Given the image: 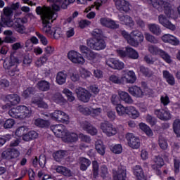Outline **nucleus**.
<instances>
[{
    "label": "nucleus",
    "mask_w": 180,
    "mask_h": 180,
    "mask_svg": "<svg viewBox=\"0 0 180 180\" xmlns=\"http://www.w3.org/2000/svg\"><path fill=\"white\" fill-rule=\"evenodd\" d=\"M75 0H53L51 7L50 6H38L36 8L37 15H40L42 20V32L51 37L53 36L54 39H60L63 37V31L61 28L55 27L51 28L50 25V20H56L58 15V11H60V8L63 9H67V6L70 4H74Z\"/></svg>",
    "instance_id": "nucleus-1"
},
{
    "label": "nucleus",
    "mask_w": 180,
    "mask_h": 180,
    "mask_svg": "<svg viewBox=\"0 0 180 180\" xmlns=\"http://www.w3.org/2000/svg\"><path fill=\"white\" fill-rule=\"evenodd\" d=\"M148 3L152 5L153 8L158 9L159 12H161L162 6L165 8V13L167 18H171V14L172 13V8L171 4L167 1V0H147Z\"/></svg>",
    "instance_id": "nucleus-2"
},
{
    "label": "nucleus",
    "mask_w": 180,
    "mask_h": 180,
    "mask_svg": "<svg viewBox=\"0 0 180 180\" xmlns=\"http://www.w3.org/2000/svg\"><path fill=\"white\" fill-rule=\"evenodd\" d=\"M87 46L92 50H103L106 47V42L103 39L93 38L87 40Z\"/></svg>",
    "instance_id": "nucleus-3"
},
{
    "label": "nucleus",
    "mask_w": 180,
    "mask_h": 180,
    "mask_svg": "<svg viewBox=\"0 0 180 180\" xmlns=\"http://www.w3.org/2000/svg\"><path fill=\"white\" fill-rule=\"evenodd\" d=\"M4 15H1V20L7 27H11L13 26V20H12V16H13V11L11 7H5L4 8Z\"/></svg>",
    "instance_id": "nucleus-4"
},
{
    "label": "nucleus",
    "mask_w": 180,
    "mask_h": 180,
    "mask_svg": "<svg viewBox=\"0 0 180 180\" xmlns=\"http://www.w3.org/2000/svg\"><path fill=\"white\" fill-rule=\"evenodd\" d=\"M75 92L79 101L84 102V103L89 102V99H91V93H89L88 90L82 87H78L75 89Z\"/></svg>",
    "instance_id": "nucleus-5"
},
{
    "label": "nucleus",
    "mask_w": 180,
    "mask_h": 180,
    "mask_svg": "<svg viewBox=\"0 0 180 180\" xmlns=\"http://www.w3.org/2000/svg\"><path fill=\"white\" fill-rule=\"evenodd\" d=\"M100 129H101L103 133H105V134H106V136L108 137L115 136V134L117 133L116 128L113 127V125L108 122L101 123L100 125Z\"/></svg>",
    "instance_id": "nucleus-6"
},
{
    "label": "nucleus",
    "mask_w": 180,
    "mask_h": 180,
    "mask_svg": "<svg viewBox=\"0 0 180 180\" xmlns=\"http://www.w3.org/2000/svg\"><path fill=\"white\" fill-rule=\"evenodd\" d=\"M122 35L127 40L128 44L132 46V47H139V46L143 43L139 38L129 34L126 31H122Z\"/></svg>",
    "instance_id": "nucleus-7"
},
{
    "label": "nucleus",
    "mask_w": 180,
    "mask_h": 180,
    "mask_svg": "<svg viewBox=\"0 0 180 180\" xmlns=\"http://www.w3.org/2000/svg\"><path fill=\"white\" fill-rule=\"evenodd\" d=\"M68 57L75 64H84L85 63V59H84L82 55L75 51H70L68 53Z\"/></svg>",
    "instance_id": "nucleus-8"
},
{
    "label": "nucleus",
    "mask_w": 180,
    "mask_h": 180,
    "mask_svg": "<svg viewBox=\"0 0 180 180\" xmlns=\"http://www.w3.org/2000/svg\"><path fill=\"white\" fill-rule=\"evenodd\" d=\"M126 139L131 148L137 149L140 148V139L132 133H128Z\"/></svg>",
    "instance_id": "nucleus-9"
},
{
    "label": "nucleus",
    "mask_w": 180,
    "mask_h": 180,
    "mask_svg": "<svg viewBox=\"0 0 180 180\" xmlns=\"http://www.w3.org/2000/svg\"><path fill=\"white\" fill-rule=\"evenodd\" d=\"M50 115L53 120H56L57 122H62L63 123L65 122H68V115L61 110H56Z\"/></svg>",
    "instance_id": "nucleus-10"
},
{
    "label": "nucleus",
    "mask_w": 180,
    "mask_h": 180,
    "mask_svg": "<svg viewBox=\"0 0 180 180\" xmlns=\"http://www.w3.org/2000/svg\"><path fill=\"white\" fill-rule=\"evenodd\" d=\"M20 154L18 149L8 148L2 153L1 157L6 160H13V158H18Z\"/></svg>",
    "instance_id": "nucleus-11"
},
{
    "label": "nucleus",
    "mask_w": 180,
    "mask_h": 180,
    "mask_svg": "<svg viewBox=\"0 0 180 180\" xmlns=\"http://www.w3.org/2000/svg\"><path fill=\"white\" fill-rule=\"evenodd\" d=\"M65 127L63 124L53 125L51 127V129L54 133L56 137L63 139V137L67 134V131H65Z\"/></svg>",
    "instance_id": "nucleus-12"
},
{
    "label": "nucleus",
    "mask_w": 180,
    "mask_h": 180,
    "mask_svg": "<svg viewBox=\"0 0 180 180\" xmlns=\"http://www.w3.org/2000/svg\"><path fill=\"white\" fill-rule=\"evenodd\" d=\"M112 177L114 180H126V167L120 166L117 171L112 169Z\"/></svg>",
    "instance_id": "nucleus-13"
},
{
    "label": "nucleus",
    "mask_w": 180,
    "mask_h": 180,
    "mask_svg": "<svg viewBox=\"0 0 180 180\" xmlns=\"http://www.w3.org/2000/svg\"><path fill=\"white\" fill-rule=\"evenodd\" d=\"M19 64V59L14 56H11L9 59L4 60L3 67L5 70H11Z\"/></svg>",
    "instance_id": "nucleus-14"
},
{
    "label": "nucleus",
    "mask_w": 180,
    "mask_h": 180,
    "mask_svg": "<svg viewBox=\"0 0 180 180\" xmlns=\"http://www.w3.org/2000/svg\"><path fill=\"white\" fill-rule=\"evenodd\" d=\"M158 21H159V23L162 25V26H164V27H166L167 29H169V30L174 31L176 29V27H175V25L169 22V20L162 14L158 16Z\"/></svg>",
    "instance_id": "nucleus-15"
},
{
    "label": "nucleus",
    "mask_w": 180,
    "mask_h": 180,
    "mask_svg": "<svg viewBox=\"0 0 180 180\" xmlns=\"http://www.w3.org/2000/svg\"><path fill=\"white\" fill-rule=\"evenodd\" d=\"M123 85L125 84H134L137 77H136V73H134L132 70H129L127 72V74H124L122 76Z\"/></svg>",
    "instance_id": "nucleus-16"
},
{
    "label": "nucleus",
    "mask_w": 180,
    "mask_h": 180,
    "mask_svg": "<svg viewBox=\"0 0 180 180\" xmlns=\"http://www.w3.org/2000/svg\"><path fill=\"white\" fill-rule=\"evenodd\" d=\"M115 6L120 12H129L130 11V4L126 0H114Z\"/></svg>",
    "instance_id": "nucleus-17"
},
{
    "label": "nucleus",
    "mask_w": 180,
    "mask_h": 180,
    "mask_svg": "<svg viewBox=\"0 0 180 180\" xmlns=\"http://www.w3.org/2000/svg\"><path fill=\"white\" fill-rule=\"evenodd\" d=\"M154 113L160 120H169L171 119V113L165 109H155Z\"/></svg>",
    "instance_id": "nucleus-18"
},
{
    "label": "nucleus",
    "mask_w": 180,
    "mask_h": 180,
    "mask_svg": "<svg viewBox=\"0 0 180 180\" xmlns=\"http://www.w3.org/2000/svg\"><path fill=\"white\" fill-rule=\"evenodd\" d=\"M81 127L83 130H86L87 133L91 134V136H95V134L98 133V129H96L95 127L92 126V124H91L88 121H83L81 123Z\"/></svg>",
    "instance_id": "nucleus-19"
},
{
    "label": "nucleus",
    "mask_w": 180,
    "mask_h": 180,
    "mask_svg": "<svg viewBox=\"0 0 180 180\" xmlns=\"http://www.w3.org/2000/svg\"><path fill=\"white\" fill-rule=\"evenodd\" d=\"M128 91L135 98H142V96H144V92L137 86L129 87Z\"/></svg>",
    "instance_id": "nucleus-20"
},
{
    "label": "nucleus",
    "mask_w": 180,
    "mask_h": 180,
    "mask_svg": "<svg viewBox=\"0 0 180 180\" xmlns=\"http://www.w3.org/2000/svg\"><path fill=\"white\" fill-rule=\"evenodd\" d=\"M118 95L120 101H122L124 103L128 105H131V103H133V98H131V96L129 95V93L125 91H119Z\"/></svg>",
    "instance_id": "nucleus-21"
},
{
    "label": "nucleus",
    "mask_w": 180,
    "mask_h": 180,
    "mask_svg": "<svg viewBox=\"0 0 180 180\" xmlns=\"http://www.w3.org/2000/svg\"><path fill=\"white\" fill-rule=\"evenodd\" d=\"M118 17L120 22L124 23V25L129 26V27H133V26H134V21H133L131 17L129 15H124L123 14L119 15Z\"/></svg>",
    "instance_id": "nucleus-22"
},
{
    "label": "nucleus",
    "mask_w": 180,
    "mask_h": 180,
    "mask_svg": "<svg viewBox=\"0 0 180 180\" xmlns=\"http://www.w3.org/2000/svg\"><path fill=\"white\" fill-rule=\"evenodd\" d=\"M20 119H26L32 116V110L25 105H20Z\"/></svg>",
    "instance_id": "nucleus-23"
},
{
    "label": "nucleus",
    "mask_w": 180,
    "mask_h": 180,
    "mask_svg": "<svg viewBox=\"0 0 180 180\" xmlns=\"http://www.w3.org/2000/svg\"><path fill=\"white\" fill-rule=\"evenodd\" d=\"M162 40L165 41V43H170V44H173L174 46L179 44V41L178 39L169 34H166L162 37Z\"/></svg>",
    "instance_id": "nucleus-24"
},
{
    "label": "nucleus",
    "mask_w": 180,
    "mask_h": 180,
    "mask_svg": "<svg viewBox=\"0 0 180 180\" xmlns=\"http://www.w3.org/2000/svg\"><path fill=\"white\" fill-rule=\"evenodd\" d=\"M134 175L136 176L138 180H147V177L144 176V172L141 166L136 165L134 168Z\"/></svg>",
    "instance_id": "nucleus-25"
},
{
    "label": "nucleus",
    "mask_w": 180,
    "mask_h": 180,
    "mask_svg": "<svg viewBox=\"0 0 180 180\" xmlns=\"http://www.w3.org/2000/svg\"><path fill=\"white\" fill-rule=\"evenodd\" d=\"M67 77H68V75H67V73L63 71L58 72L56 75V81L58 84V85H64V84L67 82Z\"/></svg>",
    "instance_id": "nucleus-26"
},
{
    "label": "nucleus",
    "mask_w": 180,
    "mask_h": 180,
    "mask_svg": "<svg viewBox=\"0 0 180 180\" xmlns=\"http://www.w3.org/2000/svg\"><path fill=\"white\" fill-rule=\"evenodd\" d=\"M63 139L68 143H75V141H78V135L75 133H70L66 131V134Z\"/></svg>",
    "instance_id": "nucleus-27"
},
{
    "label": "nucleus",
    "mask_w": 180,
    "mask_h": 180,
    "mask_svg": "<svg viewBox=\"0 0 180 180\" xmlns=\"http://www.w3.org/2000/svg\"><path fill=\"white\" fill-rule=\"evenodd\" d=\"M79 164L80 165L81 171H86L88 167L91 165V160L89 159L82 157L79 158Z\"/></svg>",
    "instance_id": "nucleus-28"
},
{
    "label": "nucleus",
    "mask_w": 180,
    "mask_h": 180,
    "mask_svg": "<svg viewBox=\"0 0 180 180\" xmlns=\"http://www.w3.org/2000/svg\"><path fill=\"white\" fill-rule=\"evenodd\" d=\"M6 99L11 105H18L20 102V96L18 94H8L6 96Z\"/></svg>",
    "instance_id": "nucleus-29"
},
{
    "label": "nucleus",
    "mask_w": 180,
    "mask_h": 180,
    "mask_svg": "<svg viewBox=\"0 0 180 180\" xmlns=\"http://www.w3.org/2000/svg\"><path fill=\"white\" fill-rule=\"evenodd\" d=\"M39 137V134L36 131H30L28 133H25L22 136L24 141H30V140H34Z\"/></svg>",
    "instance_id": "nucleus-30"
},
{
    "label": "nucleus",
    "mask_w": 180,
    "mask_h": 180,
    "mask_svg": "<svg viewBox=\"0 0 180 180\" xmlns=\"http://www.w3.org/2000/svg\"><path fill=\"white\" fill-rule=\"evenodd\" d=\"M162 74L163 78L166 79V81L169 85H175V78L174 77V75L169 73L168 70H163Z\"/></svg>",
    "instance_id": "nucleus-31"
},
{
    "label": "nucleus",
    "mask_w": 180,
    "mask_h": 180,
    "mask_svg": "<svg viewBox=\"0 0 180 180\" xmlns=\"http://www.w3.org/2000/svg\"><path fill=\"white\" fill-rule=\"evenodd\" d=\"M148 27L153 34H155L156 36L161 34L162 31L160 25L157 24H148Z\"/></svg>",
    "instance_id": "nucleus-32"
},
{
    "label": "nucleus",
    "mask_w": 180,
    "mask_h": 180,
    "mask_svg": "<svg viewBox=\"0 0 180 180\" xmlns=\"http://www.w3.org/2000/svg\"><path fill=\"white\" fill-rule=\"evenodd\" d=\"M50 82L41 80L37 83V86L39 91H42L43 92H46L50 89Z\"/></svg>",
    "instance_id": "nucleus-33"
},
{
    "label": "nucleus",
    "mask_w": 180,
    "mask_h": 180,
    "mask_svg": "<svg viewBox=\"0 0 180 180\" xmlns=\"http://www.w3.org/2000/svg\"><path fill=\"white\" fill-rule=\"evenodd\" d=\"M115 109L119 116H124L129 113V107H124L122 104L117 105Z\"/></svg>",
    "instance_id": "nucleus-34"
},
{
    "label": "nucleus",
    "mask_w": 180,
    "mask_h": 180,
    "mask_svg": "<svg viewBox=\"0 0 180 180\" xmlns=\"http://www.w3.org/2000/svg\"><path fill=\"white\" fill-rule=\"evenodd\" d=\"M127 53V56L129 58H131L132 60H137L139 58V52L137 51L134 50L131 47L127 46L126 47Z\"/></svg>",
    "instance_id": "nucleus-35"
},
{
    "label": "nucleus",
    "mask_w": 180,
    "mask_h": 180,
    "mask_svg": "<svg viewBox=\"0 0 180 180\" xmlns=\"http://www.w3.org/2000/svg\"><path fill=\"white\" fill-rule=\"evenodd\" d=\"M8 115L15 119H20V105L11 108L8 111Z\"/></svg>",
    "instance_id": "nucleus-36"
},
{
    "label": "nucleus",
    "mask_w": 180,
    "mask_h": 180,
    "mask_svg": "<svg viewBox=\"0 0 180 180\" xmlns=\"http://www.w3.org/2000/svg\"><path fill=\"white\" fill-rule=\"evenodd\" d=\"M109 81L112 84H117V85H123V79L121 77H119V75H111L109 77Z\"/></svg>",
    "instance_id": "nucleus-37"
},
{
    "label": "nucleus",
    "mask_w": 180,
    "mask_h": 180,
    "mask_svg": "<svg viewBox=\"0 0 180 180\" xmlns=\"http://www.w3.org/2000/svg\"><path fill=\"white\" fill-rule=\"evenodd\" d=\"M162 50V49L155 45L149 44L148 46V51H149L152 56H160Z\"/></svg>",
    "instance_id": "nucleus-38"
},
{
    "label": "nucleus",
    "mask_w": 180,
    "mask_h": 180,
    "mask_svg": "<svg viewBox=\"0 0 180 180\" xmlns=\"http://www.w3.org/2000/svg\"><path fill=\"white\" fill-rule=\"evenodd\" d=\"M56 172L62 174V175H64L65 176H71V170L68 169L65 167L58 166L56 167Z\"/></svg>",
    "instance_id": "nucleus-39"
},
{
    "label": "nucleus",
    "mask_w": 180,
    "mask_h": 180,
    "mask_svg": "<svg viewBox=\"0 0 180 180\" xmlns=\"http://www.w3.org/2000/svg\"><path fill=\"white\" fill-rule=\"evenodd\" d=\"M95 147L97 153L100 154V155H105V146H103L102 141H97Z\"/></svg>",
    "instance_id": "nucleus-40"
},
{
    "label": "nucleus",
    "mask_w": 180,
    "mask_h": 180,
    "mask_svg": "<svg viewBox=\"0 0 180 180\" xmlns=\"http://www.w3.org/2000/svg\"><path fill=\"white\" fill-rule=\"evenodd\" d=\"M11 27H13L18 32V33H20L21 34H23V33H25V32L26 31V28L23 26V25H21L18 22H14L13 21V25L11 26Z\"/></svg>",
    "instance_id": "nucleus-41"
},
{
    "label": "nucleus",
    "mask_w": 180,
    "mask_h": 180,
    "mask_svg": "<svg viewBox=\"0 0 180 180\" xmlns=\"http://www.w3.org/2000/svg\"><path fill=\"white\" fill-rule=\"evenodd\" d=\"M139 128L142 131H144L147 136L151 137L153 136V131L150 129V127L147 126V124L144 123L139 124Z\"/></svg>",
    "instance_id": "nucleus-42"
},
{
    "label": "nucleus",
    "mask_w": 180,
    "mask_h": 180,
    "mask_svg": "<svg viewBox=\"0 0 180 180\" xmlns=\"http://www.w3.org/2000/svg\"><path fill=\"white\" fill-rule=\"evenodd\" d=\"M160 57L164 60L168 64H171L172 63V60L171 59V56L168 54V53L165 52V51H160V53H159Z\"/></svg>",
    "instance_id": "nucleus-43"
},
{
    "label": "nucleus",
    "mask_w": 180,
    "mask_h": 180,
    "mask_svg": "<svg viewBox=\"0 0 180 180\" xmlns=\"http://www.w3.org/2000/svg\"><path fill=\"white\" fill-rule=\"evenodd\" d=\"M53 101L56 103H65L66 101L60 93L55 94L52 97Z\"/></svg>",
    "instance_id": "nucleus-44"
},
{
    "label": "nucleus",
    "mask_w": 180,
    "mask_h": 180,
    "mask_svg": "<svg viewBox=\"0 0 180 180\" xmlns=\"http://www.w3.org/2000/svg\"><path fill=\"white\" fill-rule=\"evenodd\" d=\"M92 167H93V178H94V179H96V178L99 176V165L98 164V162L93 161Z\"/></svg>",
    "instance_id": "nucleus-45"
},
{
    "label": "nucleus",
    "mask_w": 180,
    "mask_h": 180,
    "mask_svg": "<svg viewBox=\"0 0 180 180\" xmlns=\"http://www.w3.org/2000/svg\"><path fill=\"white\" fill-rule=\"evenodd\" d=\"M129 35L132 36V37H137L139 40V41H144V35H143V33L140 32L139 30H133Z\"/></svg>",
    "instance_id": "nucleus-46"
},
{
    "label": "nucleus",
    "mask_w": 180,
    "mask_h": 180,
    "mask_svg": "<svg viewBox=\"0 0 180 180\" xmlns=\"http://www.w3.org/2000/svg\"><path fill=\"white\" fill-rule=\"evenodd\" d=\"M173 130L177 137H180V120L176 119L173 123Z\"/></svg>",
    "instance_id": "nucleus-47"
},
{
    "label": "nucleus",
    "mask_w": 180,
    "mask_h": 180,
    "mask_svg": "<svg viewBox=\"0 0 180 180\" xmlns=\"http://www.w3.org/2000/svg\"><path fill=\"white\" fill-rule=\"evenodd\" d=\"M158 143L162 150H167L168 148V142L167 139L162 136H159Z\"/></svg>",
    "instance_id": "nucleus-48"
},
{
    "label": "nucleus",
    "mask_w": 180,
    "mask_h": 180,
    "mask_svg": "<svg viewBox=\"0 0 180 180\" xmlns=\"http://www.w3.org/2000/svg\"><path fill=\"white\" fill-rule=\"evenodd\" d=\"M53 157L56 161H61V160L65 157V152L63 150H58L53 154Z\"/></svg>",
    "instance_id": "nucleus-49"
},
{
    "label": "nucleus",
    "mask_w": 180,
    "mask_h": 180,
    "mask_svg": "<svg viewBox=\"0 0 180 180\" xmlns=\"http://www.w3.org/2000/svg\"><path fill=\"white\" fill-rule=\"evenodd\" d=\"M62 92L66 95L69 102H74V101H75V96H74L72 91H70V89H64Z\"/></svg>",
    "instance_id": "nucleus-50"
},
{
    "label": "nucleus",
    "mask_w": 180,
    "mask_h": 180,
    "mask_svg": "<svg viewBox=\"0 0 180 180\" xmlns=\"http://www.w3.org/2000/svg\"><path fill=\"white\" fill-rule=\"evenodd\" d=\"M127 115H129V116H131L133 119H136L139 116V111H137V110H136V108L132 106L128 107Z\"/></svg>",
    "instance_id": "nucleus-51"
},
{
    "label": "nucleus",
    "mask_w": 180,
    "mask_h": 180,
    "mask_svg": "<svg viewBox=\"0 0 180 180\" xmlns=\"http://www.w3.org/2000/svg\"><path fill=\"white\" fill-rule=\"evenodd\" d=\"M84 57H86L87 60H96V58L99 57V55L97 53H95L94 51L90 49L89 52L84 55Z\"/></svg>",
    "instance_id": "nucleus-52"
},
{
    "label": "nucleus",
    "mask_w": 180,
    "mask_h": 180,
    "mask_svg": "<svg viewBox=\"0 0 180 180\" xmlns=\"http://www.w3.org/2000/svg\"><path fill=\"white\" fill-rule=\"evenodd\" d=\"M49 124V121L44 120L43 119H37L34 121V125L38 126V127H47Z\"/></svg>",
    "instance_id": "nucleus-53"
},
{
    "label": "nucleus",
    "mask_w": 180,
    "mask_h": 180,
    "mask_svg": "<svg viewBox=\"0 0 180 180\" xmlns=\"http://www.w3.org/2000/svg\"><path fill=\"white\" fill-rule=\"evenodd\" d=\"M145 38L147 41H149V43H152V44H158V39L149 33L145 34Z\"/></svg>",
    "instance_id": "nucleus-54"
},
{
    "label": "nucleus",
    "mask_w": 180,
    "mask_h": 180,
    "mask_svg": "<svg viewBox=\"0 0 180 180\" xmlns=\"http://www.w3.org/2000/svg\"><path fill=\"white\" fill-rule=\"evenodd\" d=\"M69 75L72 82H78V81H79L80 79L79 74H78V72H77V70H72L70 72Z\"/></svg>",
    "instance_id": "nucleus-55"
},
{
    "label": "nucleus",
    "mask_w": 180,
    "mask_h": 180,
    "mask_svg": "<svg viewBox=\"0 0 180 180\" xmlns=\"http://www.w3.org/2000/svg\"><path fill=\"white\" fill-rule=\"evenodd\" d=\"M77 110L86 116L91 115V110L88 107H85L84 105H79L77 107Z\"/></svg>",
    "instance_id": "nucleus-56"
},
{
    "label": "nucleus",
    "mask_w": 180,
    "mask_h": 180,
    "mask_svg": "<svg viewBox=\"0 0 180 180\" xmlns=\"http://www.w3.org/2000/svg\"><path fill=\"white\" fill-rule=\"evenodd\" d=\"M25 133H27V129L25 127H20L18 128L15 131V136L18 137H23L25 136Z\"/></svg>",
    "instance_id": "nucleus-57"
},
{
    "label": "nucleus",
    "mask_w": 180,
    "mask_h": 180,
    "mask_svg": "<svg viewBox=\"0 0 180 180\" xmlns=\"http://www.w3.org/2000/svg\"><path fill=\"white\" fill-rule=\"evenodd\" d=\"M110 150L112 153H114V154H121L122 151H123V148H122V145L120 144L111 146Z\"/></svg>",
    "instance_id": "nucleus-58"
},
{
    "label": "nucleus",
    "mask_w": 180,
    "mask_h": 180,
    "mask_svg": "<svg viewBox=\"0 0 180 180\" xmlns=\"http://www.w3.org/2000/svg\"><path fill=\"white\" fill-rule=\"evenodd\" d=\"M19 75V68H18V65L13 67L11 69H8V75L10 77H15V75Z\"/></svg>",
    "instance_id": "nucleus-59"
},
{
    "label": "nucleus",
    "mask_w": 180,
    "mask_h": 180,
    "mask_svg": "<svg viewBox=\"0 0 180 180\" xmlns=\"http://www.w3.org/2000/svg\"><path fill=\"white\" fill-rule=\"evenodd\" d=\"M140 72L143 74V75H146V77H151V71H150L149 68H147L144 66H140L139 68Z\"/></svg>",
    "instance_id": "nucleus-60"
},
{
    "label": "nucleus",
    "mask_w": 180,
    "mask_h": 180,
    "mask_svg": "<svg viewBox=\"0 0 180 180\" xmlns=\"http://www.w3.org/2000/svg\"><path fill=\"white\" fill-rule=\"evenodd\" d=\"M92 36L96 39V37H103V32L101 31V29H94L91 32Z\"/></svg>",
    "instance_id": "nucleus-61"
},
{
    "label": "nucleus",
    "mask_w": 180,
    "mask_h": 180,
    "mask_svg": "<svg viewBox=\"0 0 180 180\" xmlns=\"http://www.w3.org/2000/svg\"><path fill=\"white\" fill-rule=\"evenodd\" d=\"M102 113V108H91L90 110V115L93 117L99 116Z\"/></svg>",
    "instance_id": "nucleus-62"
},
{
    "label": "nucleus",
    "mask_w": 180,
    "mask_h": 180,
    "mask_svg": "<svg viewBox=\"0 0 180 180\" xmlns=\"http://www.w3.org/2000/svg\"><path fill=\"white\" fill-rule=\"evenodd\" d=\"M154 162L159 168H161L164 165V159L160 156H155L154 159Z\"/></svg>",
    "instance_id": "nucleus-63"
},
{
    "label": "nucleus",
    "mask_w": 180,
    "mask_h": 180,
    "mask_svg": "<svg viewBox=\"0 0 180 180\" xmlns=\"http://www.w3.org/2000/svg\"><path fill=\"white\" fill-rule=\"evenodd\" d=\"M14 124H15V120L12 119H8L6 120L4 126L5 129H12Z\"/></svg>",
    "instance_id": "nucleus-64"
}]
</instances>
